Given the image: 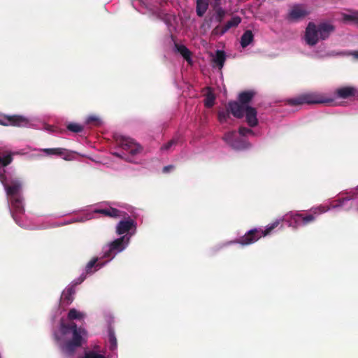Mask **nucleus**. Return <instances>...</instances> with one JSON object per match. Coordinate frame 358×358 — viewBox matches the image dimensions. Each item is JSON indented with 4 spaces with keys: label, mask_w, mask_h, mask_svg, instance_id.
I'll list each match as a JSON object with an SVG mask.
<instances>
[{
    "label": "nucleus",
    "mask_w": 358,
    "mask_h": 358,
    "mask_svg": "<svg viewBox=\"0 0 358 358\" xmlns=\"http://www.w3.org/2000/svg\"><path fill=\"white\" fill-rule=\"evenodd\" d=\"M22 184L18 180H12L10 185H6L4 189L6 194L11 199L16 196H20V192L21 190Z\"/></svg>",
    "instance_id": "obj_13"
},
{
    "label": "nucleus",
    "mask_w": 358,
    "mask_h": 358,
    "mask_svg": "<svg viewBox=\"0 0 358 358\" xmlns=\"http://www.w3.org/2000/svg\"><path fill=\"white\" fill-rule=\"evenodd\" d=\"M10 203L12 206V209L10 210L11 216L15 220V222L18 225H20L17 214H23L24 213L22 198L21 197V196L11 198Z\"/></svg>",
    "instance_id": "obj_9"
},
{
    "label": "nucleus",
    "mask_w": 358,
    "mask_h": 358,
    "mask_svg": "<svg viewBox=\"0 0 358 358\" xmlns=\"http://www.w3.org/2000/svg\"><path fill=\"white\" fill-rule=\"evenodd\" d=\"M113 155L117 157H120V158H122V157L121 156L120 154L117 153V152H113Z\"/></svg>",
    "instance_id": "obj_43"
},
{
    "label": "nucleus",
    "mask_w": 358,
    "mask_h": 358,
    "mask_svg": "<svg viewBox=\"0 0 358 358\" xmlns=\"http://www.w3.org/2000/svg\"><path fill=\"white\" fill-rule=\"evenodd\" d=\"M238 132L241 136H246L248 134H252L253 131L252 129L245 127H241L238 129Z\"/></svg>",
    "instance_id": "obj_37"
},
{
    "label": "nucleus",
    "mask_w": 358,
    "mask_h": 358,
    "mask_svg": "<svg viewBox=\"0 0 358 358\" xmlns=\"http://www.w3.org/2000/svg\"><path fill=\"white\" fill-rule=\"evenodd\" d=\"M66 128L68 130L74 132V133H80L82 132L84 129L83 127L77 123H69L67 124Z\"/></svg>",
    "instance_id": "obj_30"
},
{
    "label": "nucleus",
    "mask_w": 358,
    "mask_h": 358,
    "mask_svg": "<svg viewBox=\"0 0 358 358\" xmlns=\"http://www.w3.org/2000/svg\"><path fill=\"white\" fill-rule=\"evenodd\" d=\"M75 289L73 286L67 287L64 290L62 296L61 301L65 306L70 305L73 301V294H75Z\"/></svg>",
    "instance_id": "obj_18"
},
{
    "label": "nucleus",
    "mask_w": 358,
    "mask_h": 358,
    "mask_svg": "<svg viewBox=\"0 0 358 358\" xmlns=\"http://www.w3.org/2000/svg\"><path fill=\"white\" fill-rule=\"evenodd\" d=\"M175 48L187 62H191L192 52L186 46L175 43Z\"/></svg>",
    "instance_id": "obj_19"
},
{
    "label": "nucleus",
    "mask_w": 358,
    "mask_h": 358,
    "mask_svg": "<svg viewBox=\"0 0 358 358\" xmlns=\"http://www.w3.org/2000/svg\"><path fill=\"white\" fill-rule=\"evenodd\" d=\"M226 15V12L222 8H218L216 10L215 20L217 22L220 23L222 22L224 16Z\"/></svg>",
    "instance_id": "obj_33"
},
{
    "label": "nucleus",
    "mask_w": 358,
    "mask_h": 358,
    "mask_svg": "<svg viewBox=\"0 0 358 358\" xmlns=\"http://www.w3.org/2000/svg\"><path fill=\"white\" fill-rule=\"evenodd\" d=\"M87 124H94L96 126H98L101 123V120L96 116H90L87 120Z\"/></svg>",
    "instance_id": "obj_36"
},
{
    "label": "nucleus",
    "mask_w": 358,
    "mask_h": 358,
    "mask_svg": "<svg viewBox=\"0 0 358 358\" xmlns=\"http://www.w3.org/2000/svg\"><path fill=\"white\" fill-rule=\"evenodd\" d=\"M115 140L120 148L131 155H136L142 151V147L129 137L117 135L115 136Z\"/></svg>",
    "instance_id": "obj_5"
},
{
    "label": "nucleus",
    "mask_w": 358,
    "mask_h": 358,
    "mask_svg": "<svg viewBox=\"0 0 358 358\" xmlns=\"http://www.w3.org/2000/svg\"><path fill=\"white\" fill-rule=\"evenodd\" d=\"M80 278V280L78 282V283L82 282L85 279V275H81ZM76 284H78V282Z\"/></svg>",
    "instance_id": "obj_42"
},
{
    "label": "nucleus",
    "mask_w": 358,
    "mask_h": 358,
    "mask_svg": "<svg viewBox=\"0 0 358 358\" xmlns=\"http://www.w3.org/2000/svg\"><path fill=\"white\" fill-rule=\"evenodd\" d=\"M335 26L329 22H321L316 25L310 22L305 31L304 40L310 46L315 45L320 40H326L334 32Z\"/></svg>",
    "instance_id": "obj_2"
},
{
    "label": "nucleus",
    "mask_w": 358,
    "mask_h": 358,
    "mask_svg": "<svg viewBox=\"0 0 358 358\" xmlns=\"http://www.w3.org/2000/svg\"><path fill=\"white\" fill-rule=\"evenodd\" d=\"M226 60V55L225 52L222 50H217L215 54V57L213 58V62L216 65L222 69L224 66V62Z\"/></svg>",
    "instance_id": "obj_23"
},
{
    "label": "nucleus",
    "mask_w": 358,
    "mask_h": 358,
    "mask_svg": "<svg viewBox=\"0 0 358 358\" xmlns=\"http://www.w3.org/2000/svg\"><path fill=\"white\" fill-rule=\"evenodd\" d=\"M108 341L110 343V349L114 350L117 348V339L115 335L114 330L110 327L108 329Z\"/></svg>",
    "instance_id": "obj_25"
},
{
    "label": "nucleus",
    "mask_w": 358,
    "mask_h": 358,
    "mask_svg": "<svg viewBox=\"0 0 358 358\" xmlns=\"http://www.w3.org/2000/svg\"><path fill=\"white\" fill-rule=\"evenodd\" d=\"M231 114V111L228 108V106H227L226 110H222L218 112V119L221 123L226 122L227 120L229 118V115Z\"/></svg>",
    "instance_id": "obj_29"
},
{
    "label": "nucleus",
    "mask_w": 358,
    "mask_h": 358,
    "mask_svg": "<svg viewBox=\"0 0 358 358\" xmlns=\"http://www.w3.org/2000/svg\"><path fill=\"white\" fill-rule=\"evenodd\" d=\"M343 20L344 21H353L358 24V12H354L351 14H343Z\"/></svg>",
    "instance_id": "obj_31"
},
{
    "label": "nucleus",
    "mask_w": 358,
    "mask_h": 358,
    "mask_svg": "<svg viewBox=\"0 0 358 358\" xmlns=\"http://www.w3.org/2000/svg\"><path fill=\"white\" fill-rule=\"evenodd\" d=\"M178 143V140L173 138L169 141L167 143L164 144L162 147V150H169L172 146L176 145Z\"/></svg>",
    "instance_id": "obj_35"
},
{
    "label": "nucleus",
    "mask_w": 358,
    "mask_h": 358,
    "mask_svg": "<svg viewBox=\"0 0 358 358\" xmlns=\"http://www.w3.org/2000/svg\"><path fill=\"white\" fill-rule=\"evenodd\" d=\"M310 12L302 5H294L289 13H287L286 19L289 22H298L304 19Z\"/></svg>",
    "instance_id": "obj_7"
},
{
    "label": "nucleus",
    "mask_w": 358,
    "mask_h": 358,
    "mask_svg": "<svg viewBox=\"0 0 358 358\" xmlns=\"http://www.w3.org/2000/svg\"><path fill=\"white\" fill-rule=\"evenodd\" d=\"M172 169H173V166H172V165L166 166L163 168V172L168 173Z\"/></svg>",
    "instance_id": "obj_40"
},
{
    "label": "nucleus",
    "mask_w": 358,
    "mask_h": 358,
    "mask_svg": "<svg viewBox=\"0 0 358 358\" xmlns=\"http://www.w3.org/2000/svg\"><path fill=\"white\" fill-rule=\"evenodd\" d=\"M293 220L298 225H307L310 222H313L315 220V214L303 215L301 213L295 214L293 217Z\"/></svg>",
    "instance_id": "obj_17"
},
{
    "label": "nucleus",
    "mask_w": 358,
    "mask_h": 358,
    "mask_svg": "<svg viewBox=\"0 0 358 358\" xmlns=\"http://www.w3.org/2000/svg\"><path fill=\"white\" fill-rule=\"evenodd\" d=\"M42 152L48 155H55L62 157L65 160H69L71 156L70 152L68 150L62 148H45L42 150Z\"/></svg>",
    "instance_id": "obj_16"
},
{
    "label": "nucleus",
    "mask_w": 358,
    "mask_h": 358,
    "mask_svg": "<svg viewBox=\"0 0 358 358\" xmlns=\"http://www.w3.org/2000/svg\"><path fill=\"white\" fill-rule=\"evenodd\" d=\"M241 22L240 17H234L229 20L223 27L221 34H225L231 28L237 27Z\"/></svg>",
    "instance_id": "obj_22"
},
{
    "label": "nucleus",
    "mask_w": 358,
    "mask_h": 358,
    "mask_svg": "<svg viewBox=\"0 0 358 358\" xmlns=\"http://www.w3.org/2000/svg\"><path fill=\"white\" fill-rule=\"evenodd\" d=\"M215 1V5H219L220 3V1L221 0H214Z\"/></svg>",
    "instance_id": "obj_44"
},
{
    "label": "nucleus",
    "mask_w": 358,
    "mask_h": 358,
    "mask_svg": "<svg viewBox=\"0 0 358 358\" xmlns=\"http://www.w3.org/2000/svg\"><path fill=\"white\" fill-rule=\"evenodd\" d=\"M303 104H315V103H327L329 100L324 99L321 96L314 94H302Z\"/></svg>",
    "instance_id": "obj_15"
},
{
    "label": "nucleus",
    "mask_w": 358,
    "mask_h": 358,
    "mask_svg": "<svg viewBox=\"0 0 358 358\" xmlns=\"http://www.w3.org/2000/svg\"><path fill=\"white\" fill-rule=\"evenodd\" d=\"M0 182L5 187L7 185V178L5 175V170H3V173H0Z\"/></svg>",
    "instance_id": "obj_38"
},
{
    "label": "nucleus",
    "mask_w": 358,
    "mask_h": 358,
    "mask_svg": "<svg viewBox=\"0 0 358 358\" xmlns=\"http://www.w3.org/2000/svg\"><path fill=\"white\" fill-rule=\"evenodd\" d=\"M357 210H358V208H357Z\"/></svg>",
    "instance_id": "obj_45"
},
{
    "label": "nucleus",
    "mask_w": 358,
    "mask_h": 358,
    "mask_svg": "<svg viewBox=\"0 0 358 358\" xmlns=\"http://www.w3.org/2000/svg\"><path fill=\"white\" fill-rule=\"evenodd\" d=\"M255 96V92L252 90L243 91L239 93L238 101H231L228 103V108L231 115L240 119L242 116V112L245 107H250L249 103Z\"/></svg>",
    "instance_id": "obj_4"
},
{
    "label": "nucleus",
    "mask_w": 358,
    "mask_h": 358,
    "mask_svg": "<svg viewBox=\"0 0 358 358\" xmlns=\"http://www.w3.org/2000/svg\"><path fill=\"white\" fill-rule=\"evenodd\" d=\"M242 113L241 118L245 115L246 122L250 127H255L258 124L257 111L255 108L252 106L245 107Z\"/></svg>",
    "instance_id": "obj_10"
},
{
    "label": "nucleus",
    "mask_w": 358,
    "mask_h": 358,
    "mask_svg": "<svg viewBox=\"0 0 358 358\" xmlns=\"http://www.w3.org/2000/svg\"><path fill=\"white\" fill-rule=\"evenodd\" d=\"M280 224L279 220H275L273 223L268 224L266 228L263 230L262 229L255 228L248 231L244 236L235 240L234 243L241 244V245H248L257 242L262 236H266Z\"/></svg>",
    "instance_id": "obj_3"
},
{
    "label": "nucleus",
    "mask_w": 358,
    "mask_h": 358,
    "mask_svg": "<svg viewBox=\"0 0 358 358\" xmlns=\"http://www.w3.org/2000/svg\"><path fill=\"white\" fill-rule=\"evenodd\" d=\"M215 95L210 92H208L204 100L205 106L207 108L213 107L215 104Z\"/></svg>",
    "instance_id": "obj_28"
},
{
    "label": "nucleus",
    "mask_w": 358,
    "mask_h": 358,
    "mask_svg": "<svg viewBox=\"0 0 358 358\" xmlns=\"http://www.w3.org/2000/svg\"><path fill=\"white\" fill-rule=\"evenodd\" d=\"M28 120L19 115H3L0 117V125L24 127L28 124Z\"/></svg>",
    "instance_id": "obj_8"
},
{
    "label": "nucleus",
    "mask_w": 358,
    "mask_h": 358,
    "mask_svg": "<svg viewBox=\"0 0 358 358\" xmlns=\"http://www.w3.org/2000/svg\"><path fill=\"white\" fill-rule=\"evenodd\" d=\"M288 104L290 106H299L303 104V96L302 95L299 96L298 97L290 99L287 101Z\"/></svg>",
    "instance_id": "obj_32"
},
{
    "label": "nucleus",
    "mask_w": 358,
    "mask_h": 358,
    "mask_svg": "<svg viewBox=\"0 0 358 358\" xmlns=\"http://www.w3.org/2000/svg\"><path fill=\"white\" fill-rule=\"evenodd\" d=\"M133 228H136V222L133 219L129 217L126 220H121L117 224L116 227V232L117 234L122 235L128 232Z\"/></svg>",
    "instance_id": "obj_12"
},
{
    "label": "nucleus",
    "mask_w": 358,
    "mask_h": 358,
    "mask_svg": "<svg viewBox=\"0 0 358 358\" xmlns=\"http://www.w3.org/2000/svg\"><path fill=\"white\" fill-rule=\"evenodd\" d=\"M356 93L357 89L352 86L338 87L334 91L335 96L340 99H348L355 96Z\"/></svg>",
    "instance_id": "obj_11"
},
{
    "label": "nucleus",
    "mask_w": 358,
    "mask_h": 358,
    "mask_svg": "<svg viewBox=\"0 0 358 358\" xmlns=\"http://www.w3.org/2000/svg\"><path fill=\"white\" fill-rule=\"evenodd\" d=\"M208 0H196V12L199 17H203L208 8Z\"/></svg>",
    "instance_id": "obj_20"
},
{
    "label": "nucleus",
    "mask_w": 358,
    "mask_h": 358,
    "mask_svg": "<svg viewBox=\"0 0 358 358\" xmlns=\"http://www.w3.org/2000/svg\"><path fill=\"white\" fill-rule=\"evenodd\" d=\"M329 209V208L327 206H320L317 208H313L311 210L313 213V214L319 215V214L324 213L328 211Z\"/></svg>",
    "instance_id": "obj_34"
},
{
    "label": "nucleus",
    "mask_w": 358,
    "mask_h": 358,
    "mask_svg": "<svg viewBox=\"0 0 358 358\" xmlns=\"http://www.w3.org/2000/svg\"><path fill=\"white\" fill-rule=\"evenodd\" d=\"M94 213L102 214L105 216L113 218L123 217L126 215L125 212L121 211L117 208L112 207L103 209H96L94 210Z\"/></svg>",
    "instance_id": "obj_14"
},
{
    "label": "nucleus",
    "mask_w": 358,
    "mask_h": 358,
    "mask_svg": "<svg viewBox=\"0 0 358 358\" xmlns=\"http://www.w3.org/2000/svg\"><path fill=\"white\" fill-rule=\"evenodd\" d=\"M222 30V27H220V26H217L215 28L213 29V30L212 31V34L213 35H220V36H222L224 34H221V31Z\"/></svg>",
    "instance_id": "obj_39"
},
{
    "label": "nucleus",
    "mask_w": 358,
    "mask_h": 358,
    "mask_svg": "<svg viewBox=\"0 0 358 358\" xmlns=\"http://www.w3.org/2000/svg\"><path fill=\"white\" fill-rule=\"evenodd\" d=\"M97 262H98V258L95 257V258H93L92 259H91L87 263V264L86 265V267H85V271L87 273H92V269L94 267L95 268V270H97L103 266V264H99Z\"/></svg>",
    "instance_id": "obj_24"
},
{
    "label": "nucleus",
    "mask_w": 358,
    "mask_h": 358,
    "mask_svg": "<svg viewBox=\"0 0 358 358\" xmlns=\"http://www.w3.org/2000/svg\"><path fill=\"white\" fill-rule=\"evenodd\" d=\"M234 135V132L228 133L224 135V139L227 142V143L230 144L233 148L236 149H241L243 148V146L238 145V143L236 141H233L232 137Z\"/></svg>",
    "instance_id": "obj_26"
},
{
    "label": "nucleus",
    "mask_w": 358,
    "mask_h": 358,
    "mask_svg": "<svg viewBox=\"0 0 358 358\" xmlns=\"http://www.w3.org/2000/svg\"><path fill=\"white\" fill-rule=\"evenodd\" d=\"M128 241L129 238H126L125 236H122L112 241L103 248V257L110 259L113 258L117 252H120L124 249Z\"/></svg>",
    "instance_id": "obj_6"
},
{
    "label": "nucleus",
    "mask_w": 358,
    "mask_h": 358,
    "mask_svg": "<svg viewBox=\"0 0 358 358\" xmlns=\"http://www.w3.org/2000/svg\"><path fill=\"white\" fill-rule=\"evenodd\" d=\"M254 35L251 30H246L241 37V45L245 48L253 41Z\"/></svg>",
    "instance_id": "obj_21"
},
{
    "label": "nucleus",
    "mask_w": 358,
    "mask_h": 358,
    "mask_svg": "<svg viewBox=\"0 0 358 358\" xmlns=\"http://www.w3.org/2000/svg\"><path fill=\"white\" fill-rule=\"evenodd\" d=\"M84 317L85 315L83 313L78 311L75 308L71 309L68 313V318L70 320H82L83 318H84Z\"/></svg>",
    "instance_id": "obj_27"
},
{
    "label": "nucleus",
    "mask_w": 358,
    "mask_h": 358,
    "mask_svg": "<svg viewBox=\"0 0 358 358\" xmlns=\"http://www.w3.org/2000/svg\"><path fill=\"white\" fill-rule=\"evenodd\" d=\"M355 58L358 59V51H353L350 53Z\"/></svg>",
    "instance_id": "obj_41"
},
{
    "label": "nucleus",
    "mask_w": 358,
    "mask_h": 358,
    "mask_svg": "<svg viewBox=\"0 0 358 358\" xmlns=\"http://www.w3.org/2000/svg\"><path fill=\"white\" fill-rule=\"evenodd\" d=\"M59 331L63 336H66L70 333L72 334L71 339L60 343L61 338L55 334V340L59 343L61 350L69 356L73 355L77 349L82 347L83 343V336L85 334V330L81 327H78L74 322H65L63 320L60 322Z\"/></svg>",
    "instance_id": "obj_1"
}]
</instances>
